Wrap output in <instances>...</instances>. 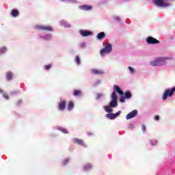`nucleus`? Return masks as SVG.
I'll use <instances>...</instances> for the list:
<instances>
[{
  "instance_id": "obj_35",
  "label": "nucleus",
  "mask_w": 175,
  "mask_h": 175,
  "mask_svg": "<svg viewBox=\"0 0 175 175\" xmlns=\"http://www.w3.org/2000/svg\"><path fill=\"white\" fill-rule=\"evenodd\" d=\"M154 120H156L157 121H158V120H159V116H156L154 117Z\"/></svg>"
},
{
  "instance_id": "obj_3",
  "label": "nucleus",
  "mask_w": 175,
  "mask_h": 175,
  "mask_svg": "<svg viewBox=\"0 0 175 175\" xmlns=\"http://www.w3.org/2000/svg\"><path fill=\"white\" fill-rule=\"evenodd\" d=\"M175 92V87L171 90H166L163 95V100H166L167 96H173Z\"/></svg>"
},
{
  "instance_id": "obj_16",
  "label": "nucleus",
  "mask_w": 175,
  "mask_h": 175,
  "mask_svg": "<svg viewBox=\"0 0 175 175\" xmlns=\"http://www.w3.org/2000/svg\"><path fill=\"white\" fill-rule=\"evenodd\" d=\"M103 38H105L104 32L99 33L97 36V39H99L100 40V39H103Z\"/></svg>"
},
{
  "instance_id": "obj_11",
  "label": "nucleus",
  "mask_w": 175,
  "mask_h": 175,
  "mask_svg": "<svg viewBox=\"0 0 175 175\" xmlns=\"http://www.w3.org/2000/svg\"><path fill=\"white\" fill-rule=\"evenodd\" d=\"M91 72L93 75H103L104 73L103 70L98 69H92Z\"/></svg>"
},
{
  "instance_id": "obj_23",
  "label": "nucleus",
  "mask_w": 175,
  "mask_h": 175,
  "mask_svg": "<svg viewBox=\"0 0 175 175\" xmlns=\"http://www.w3.org/2000/svg\"><path fill=\"white\" fill-rule=\"evenodd\" d=\"M75 61H76L77 64L79 65V64H80V57L79 56H77Z\"/></svg>"
},
{
  "instance_id": "obj_28",
  "label": "nucleus",
  "mask_w": 175,
  "mask_h": 175,
  "mask_svg": "<svg viewBox=\"0 0 175 175\" xmlns=\"http://www.w3.org/2000/svg\"><path fill=\"white\" fill-rule=\"evenodd\" d=\"M121 114V111H119L118 112H117L115 115L116 117H118V116H120Z\"/></svg>"
},
{
  "instance_id": "obj_7",
  "label": "nucleus",
  "mask_w": 175,
  "mask_h": 175,
  "mask_svg": "<svg viewBox=\"0 0 175 175\" xmlns=\"http://www.w3.org/2000/svg\"><path fill=\"white\" fill-rule=\"evenodd\" d=\"M137 116V111L133 110V111L130 112L126 117V120H131V118H135Z\"/></svg>"
},
{
  "instance_id": "obj_25",
  "label": "nucleus",
  "mask_w": 175,
  "mask_h": 175,
  "mask_svg": "<svg viewBox=\"0 0 175 175\" xmlns=\"http://www.w3.org/2000/svg\"><path fill=\"white\" fill-rule=\"evenodd\" d=\"M63 133H68V131L66 129L62 128L61 130Z\"/></svg>"
},
{
  "instance_id": "obj_15",
  "label": "nucleus",
  "mask_w": 175,
  "mask_h": 175,
  "mask_svg": "<svg viewBox=\"0 0 175 175\" xmlns=\"http://www.w3.org/2000/svg\"><path fill=\"white\" fill-rule=\"evenodd\" d=\"M12 16L13 17H17L18 16V11L17 10H13L12 11Z\"/></svg>"
},
{
  "instance_id": "obj_5",
  "label": "nucleus",
  "mask_w": 175,
  "mask_h": 175,
  "mask_svg": "<svg viewBox=\"0 0 175 175\" xmlns=\"http://www.w3.org/2000/svg\"><path fill=\"white\" fill-rule=\"evenodd\" d=\"M113 89L115 90V91H117L119 95H121L120 100V102H125V97L122 95H124V92H122V90H121V88H120V87L115 85L113 87Z\"/></svg>"
},
{
  "instance_id": "obj_30",
  "label": "nucleus",
  "mask_w": 175,
  "mask_h": 175,
  "mask_svg": "<svg viewBox=\"0 0 175 175\" xmlns=\"http://www.w3.org/2000/svg\"><path fill=\"white\" fill-rule=\"evenodd\" d=\"M64 27H66V28H69V27H70V25H69L68 23H65Z\"/></svg>"
},
{
  "instance_id": "obj_33",
  "label": "nucleus",
  "mask_w": 175,
  "mask_h": 175,
  "mask_svg": "<svg viewBox=\"0 0 175 175\" xmlns=\"http://www.w3.org/2000/svg\"><path fill=\"white\" fill-rule=\"evenodd\" d=\"M114 18L116 21H120V18L118 16H115Z\"/></svg>"
},
{
  "instance_id": "obj_12",
  "label": "nucleus",
  "mask_w": 175,
  "mask_h": 175,
  "mask_svg": "<svg viewBox=\"0 0 175 175\" xmlns=\"http://www.w3.org/2000/svg\"><path fill=\"white\" fill-rule=\"evenodd\" d=\"M80 9H82V10H91L92 7L91 5H83L80 6Z\"/></svg>"
},
{
  "instance_id": "obj_32",
  "label": "nucleus",
  "mask_w": 175,
  "mask_h": 175,
  "mask_svg": "<svg viewBox=\"0 0 175 175\" xmlns=\"http://www.w3.org/2000/svg\"><path fill=\"white\" fill-rule=\"evenodd\" d=\"M142 128L144 132L146 131V126H144V124H142Z\"/></svg>"
},
{
  "instance_id": "obj_26",
  "label": "nucleus",
  "mask_w": 175,
  "mask_h": 175,
  "mask_svg": "<svg viewBox=\"0 0 175 175\" xmlns=\"http://www.w3.org/2000/svg\"><path fill=\"white\" fill-rule=\"evenodd\" d=\"M85 170H88V169H91V165L88 164V166L84 167Z\"/></svg>"
},
{
  "instance_id": "obj_37",
  "label": "nucleus",
  "mask_w": 175,
  "mask_h": 175,
  "mask_svg": "<svg viewBox=\"0 0 175 175\" xmlns=\"http://www.w3.org/2000/svg\"><path fill=\"white\" fill-rule=\"evenodd\" d=\"M81 47H84L85 46V42H83L81 44Z\"/></svg>"
},
{
  "instance_id": "obj_21",
  "label": "nucleus",
  "mask_w": 175,
  "mask_h": 175,
  "mask_svg": "<svg viewBox=\"0 0 175 175\" xmlns=\"http://www.w3.org/2000/svg\"><path fill=\"white\" fill-rule=\"evenodd\" d=\"M125 96L126 98H131L132 96V94H131L130 92H127L125 93Z\"/></svg>"
},
{
  "instance_id": "obj_2",
  "label": "nucleus",
  "mask_w": 175,
  "mask_h": 175,
  "mask_svg": "<svg viewBox=\"0 0 175 175\" xmlns=\"http://www.w3.org/2000/svg\"><path fill=\"white\" fill-rule=\"evenodd\" d=\"M167 59H169L167 57H158L150 62V65L152 66H162V65H166Z\"/></svg>"
},
{
  "instance_id": "obj_4",
  "label": "nucleus",
  "mask_w": 175,
  "mask_h": 175,
  "mask_svg": "<svg viewBox=\"0 0 175 175\" xmlns=\"http://www.w3.org/2000/svg\"><path fill=\"white\" fill-rule=\"evenodd\" d=\"M153 2L157 6H159L160 8H167V6L170 5V4L166 3L165 0H154Z\"/></svg>"
},
{
  "instance_id": "obj_38",
  "label": "nucleus",
  "mask_w": 175,
  "mask_h": 175,
  "mask_svg": "<svg viewBox=\"0 0 175 175\" xmlns=\"http://www.w3.org/2000/svg\"><path fill=\"white\" fill-rule=\"evenodd\" d=\"M64 162H66V163H68V162H69V161L68 160H65Z\"/></svg>"
},
{
  "instance_id": "obj_13",
  "label": "nucleus",
  "mask_w": 175,
  "mask_h": 175,
  "mask_svg": "<svg viewBox=\"0 0 175 175\" xmlns=\"http://www.w3.org/2000/svg\"><path fill=\"white\" fill-rule=\"evenodd\" d=\"M59 110H64L65 109V101H61L59 105Z\"/></svg>"
},
{
  "instance_id": "obj_29",
  "label": "nucleus",
  "mask_w": 175,
  "mask_h": 175,
  "mask_svg": "<svg viewBox=\"0 0 175 175\" xmlns=\"http://www.w3.org/2000/svg\"><path fill=\"white\" fill-rule=\"evenodd\" d=\"M3 98H5V99H9V96L6 94H3Z\"/></svg>"
},
{
  "instance_id": "obj_39",
  "label": "nucleus",
  "mask_w": 175,
  "mask_h": 175,
  "mask_svg": "<svg viewBox=\"0 0 175 175\" xmlns=\"http://www.w3.org/2000/svg\"><path fill=\"white\" fill-rule=\"evenodd\" d=\"M0 92H3V90H0Z\"/></svg>"
},
{
  "instance_id": "obj_18",
  "label": "nucleus",
  "mask_w": 175,
  "mask_h": 175,
  "mask_svg": "<svg viewBox=\"0 0 175 175\" xmlns=\"http://www.w3.org/2000/svg\"><path fill=\"white\" fill-rule=\"evenodd\" d=\"M74 106H75V105L73 104V102L70 101V102L68 103V110L72 109Z\"/></svg>"
},
{
  "instance_id": "obj_6",
  "label": "nucleus",
  "mask_w": 175,
  "mask_h": 175,
  "mask_svg": "<svg viewBox=\"0 0 175 175\" xmlns=\"http://www.w3.org/2000/svg\"><path fill=\"white\" fill-rule=\"evenodd\" d=\"M111 51V45L110 44H107L105 47L101 50V55H105V54H109Z\"/></svg>"
},
{
  "instance_id": "obj_34",
  "label": "nucleus",
  "mask_w": 175,
  "mask_h": 175,
  "mask_svg": "<svg viewBox=\"0 0 175 175\" xmlns=\"http://www.w3.org/2000/svg\"><path fill=\"white\" fill-rule=\"evenodd\" d=\"M100 96H103V94H98L97 99H99V98H100Z\"/></svg>"
},
{
  "instance_id": "obj_40",
  "label": "nucleus",
  "mask_w": 175,
  "mask_h": 175,
  "mask_svg": "<svg viewBox=\"0 0 175 175\" xmlns=\"http://www.w3.org/2000/svg\"><path fill=\"white\" fill-rule=\"evenodd\" d=\"M64 165H66V163H64Z\"/></svg>"
},
{
  "instance_id": "obj_10",
  "label": "nucleus",
  "mask_w": 175,
  "mask_h": 175,
  "mask_svg": "<svg viewBox=\"0 0 175 175\" xmlns=\"http://www.w3.org/2000/svg\"><path fill=\"white\" fill-rule=\"evenodd\" d=\"M37 29H44L46 31H51V27L50 26H36Z\"/></svg>"
},
{
  "instance_id": "obj_9",
  "label": "nucleus",
  "mask_w": 175,
  "mask_h": 175,
  "mask_svg": "<svg viewBox=\"0 0 175 175\" xmlns=\"http://www.w3.org/2000/svg\"><path fill=\"white\" fill-rule=\"evenodd\" d=\"M80 33L82 36H90V35H92V32L88 30H81Z\"/></svg>"
},
{
  "instance_id": "obj_17",
  "label": "nucleus",
  "mask_w": 175,
  "mask_h": 175,
  "mask_svg": "<svg viewBox=\"0 0 175 175\" xmlns=\"http://www.w3.org/2000/svg\"><path fill=\"white\" fill-rule=\"evenodd\" d=\"M13 77V74L12 72L7 73V80H12Z\"/></svg>"
},
{
  "instance_id": "obj_22",
  "label": "nucleus",
  "mask_w": 175,
  "mask_h": 175,
  "mask_svg": "<svg viewBox=\"0 0 175 175\" xmlns=\"http://www.w3.org/2000/svg\"><path fill=\"white\" fill-rule=\"evenodd\" d=\"M5 51H6V48H1L0 49V54H3V53H5Z\"/></svg>"
},
{
  "instance_id": "obj_8",
  "label": "nucleus",
  "mask_w": 175,
  "mask_h": 175,
  "mask_svg": "<svg viewBox=\"0 0 175 175\" xmlns=\"http://www.w3.org/2000/svg\"><path fill=\"white\" fill-rule=\"evenodd\" d=\"M147 42H148V43H150L151 44H154L155 43H159V41H158V40H157L152 37L148 38Z\"/></svg>"
},
{
  "instance_id": "obj_14",
  "label": "nucleus",
  "mask_w": 175,
  "mask_h": 175,
  "mask_svg": "<svg viewBox=\"0 0 175 175\" xmlns=\"http://www.w3.org/2000/svg\"><path fill=\"white\" fill-rule=\"evenodd\" d=\"M106 117L110 120H114V118H116V115L114 113H108Z\"/></svg>"
},
{
  "instance_id": "obj_27",
  "label": "nucleus",
  "mask_w": 175,
  "mask_h": 175,
  "mask_svg": "<svg viewBox=\"0 0 175 175\" xmlns=\"http://www.w3.org/2000/svg\"><path fill=\"white\" fill-rule=\"evenodd\" d=\"M50 68H51V64H49V65H47V66H45V69H46V70H48V69H50Z\"/></svg>"
},
{
  "instance_id": "obj_20",
  "label": "nucleus",
  "mask_w": 175,
  "mask_h": 175,
  "mask_svg": "<svg viewBox=\"0 0 175 175\" xmlns=\"http://www.w3.org/2000/svg\"><path fill=\"white\" fill-rule=\"evenodd\" d=\"M75 143H77L78 144H82V145L83 144V142L81 139H75Z\"/></svg>"
},
{
  "instance_id": "obj_1",
  "label": "nucleus",
  "mask_w": 175,
  "mask_h": 175,
  "mask_svg": "<svg viewBox=\"0 0 175 175\" xmlns=\"http://www.w3.org/2000/svg\"><path fill=\"white\" fill-rule=\"evenodd\" d=\"M117 106V94L113 92L111 94V100L110 102V105L104 107L105 111L107 113H111L113 109L111 107H116Z\"/></svg>"
},
{
  "instance_id": "obj_36",
  "label": "nucleus",
  "mask_w": 175,
  "mask_h": 175,
  "mask_svg": "<svg viewBox=\"0 0 175 175\" xmlns=\"http://www.w3.org/2000/svg\"><path fill=\"white\" fill-rule=\"evenodd\" d=\"M45 39H47V40L51 39V36H50V35L47 36L45 38Z\"/></svg>"
},
{
  "instance_id": "obj_31",
  "label": "nucleus",
  "mask_w": 175,
  "mask_h": 175,
  "mask_svg": "<svg viewBox=\"0 0 175 175\" xmlns=\"http://www.w3.org/2000/svg\"><path fill=\"white\" fill-rule=\"evenodd\" d=\"M129 129H133V124H129Z\"/></svg>"
},
{
  "instance_id": "obj_19",
  "label": "nucleus",
  "mask_w": 175,
  "mask_h": 175,
  "mask_svg": "<svg viewBox=\"0 0 175 175\" xmlns=\"http://www.w3.org/2000/svg\"><path fill=\"white\" fill-rule=\"evenodd\" d=\"M81 92L80 90H75L74 91V96H81Z\"/></svg>"
},
{
  "instance_id": "obj_24",
  "label": "nucleus",
  "mask_w": 175,
  "mask_h": 175,
  "mask_svg": "<svg viewBox=\"0 0 175 175\" xmlns=\"http://www.w3.org/2000/svg\"><path fill=\"white\" fill-rule=\"evenodd\" d=\"M129 69L131 73H135V70L133 69V68L129 66Z\"/></svg>"
}]
</instances>
